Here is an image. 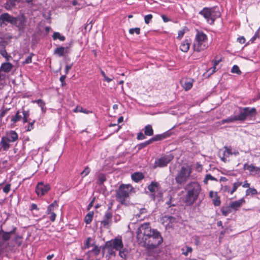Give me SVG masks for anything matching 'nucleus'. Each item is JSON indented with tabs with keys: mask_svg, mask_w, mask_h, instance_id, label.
I'll return each instance as SVG.
<instances>
[{
	"mask_svg": "<svg viewBox=\"0 0 260 260\" xmlns=\"http://www.w3.org/2000/svg\"><path fill=\"white\" fill-rule=\"evenodd\" d=\"M213 9L205 8L203 10L200 12V14L203 15L210 24H212L214 22L215 18L213 14Z\"/></svg>",
	"mask_w": 260,
	"mask_h": 260,
	"instance_id": "9b49d317",
	"label": "nucleus"
},
{
	"mask_svg": "<svg viewBox=\"0 0 260 260\" xmlns=\"http://www.w3.org/2000/svg\"><path fill=\"white\" fill-rule=\"evenodd\" d=\"M21 0H9L4 4V8L7 10H11L15 8L16 3H19Z\"/></svg>",
	"mask_w": 260,
	"mask_h": 260,
	"instance_id": "f3484780",
	"label": "nucleus"
},
{
	"mask_svg": "<svg viewBox=\"0 0 260 260\" xmlns=\"http://www.w3.org/2000/svg\"><path fill=\"white\" fill-rule=\"evenodd\" d=\"M236 121H239V119L237 115L231 116L228 117L226 119H222L221 121V123L224 124L225 123H232Z\"/></svg>",
	"mask_w": 260,
	"mask_h": 260,
	"instance_id": "4be33fe9",
	"label": "nucleus"
},
{
	"mask_svg": "<svg viewBox=\"0 0 260 260\" xmlns=\"http://www.w3.org/2000/svg\"><path fill=\"white\" fill-rule=\"evenodd\" d=\"M93 216V212H89L85 217L84 221L86 224H89L92 220Z\"/></svg>",
	"mask_w": 260,
	"mask_h": 260,
	"instance_id": "72a5a7b5",
	"label": "nucleus"
},
{
	"mask_svg": "<svg viewBox=\"0 0 260 260\" xmlns=\"http://www.w3.org/2000/svg\"><path fill=\"white\" fill-rule=\"evenodd\" d=\"M119 255L122 258L125 259L128 253L127 249L124 248L122 249L119 250Z\"/></svg>",
	"mask_w": 260,
	"mask_h": 260,
	"instance_id": "2f4dec72",
	"label": "nucleus"
},
{
	"mask_svg": "<svg viewBox=\"0 0 260 260\" xmlns=\"http://www.w3.org/2000/svg\"><path fill=\"white\" fill-rule=\"evenodd\" d=\"M137 139L138 140H143L145 139V136L143 133H139L138 134Z\"/></svg>",
	"mask_w": 260,
	"mask_h": 260,
	"instance_id": "052dcab7",
	"label": "nucleus"
},
{
	"mask_svg": "<svg viewBox=\"0 0 260 260\" xmlns=\"http://www.w3.org/2000/svg\"><path fill=\"white\" fill-rule=\"evenodd\" d=\"M26 21V19L23 14L19 15L17 17H15L13 25L17 26L19 29H23L25 25Z\"/></svg>",
	"mask_w": 260,
	"mask_h": 260,
	"instance_id": "f8f14e48",
	"label": "nucleus"
},
{
	"mask_svg": "<svg viewBox=\"0 0 260 260\" xmlns=\"http://www.w3.org/2000/svg\"><path fill=\"white\" fill-rule=\"evenodd\" d=\"M13 68V66L10 62H5L2 64L0 71L5 73H9Z\"/></svg>",
	"mask_w": 260,
	"mask_h": 260,
	"instance_id": "aec40b11",
	"label": "nucleus"
},
{
	"mask_svg": "<svg viewBox=\"0 0 260 260\" xmlns=\"http://www.w3.org/2000/svg\"><path fill=\"white\" fill-rule=\"evenodd\" d=\"M192 86V83L190 81L185 82L183 85L185 90L190 89Z\"/></svg>",
	"mask_w": 260,
	"mask_h": 260,
	"instance_id": "de8ad7c7",
	"label": "nucleus"
},
{
	"mask_svg": "<svg viewBox=\"0 0 260 260\" xmlns=\"http://www.w3.org/2000/svg\"><path fill=\"white\" fill-rule=\"evenodd\" d=\"M16 229L15 228L9 232L4 231L3 229L0 230V246L3 242L7 241L10 239L11 235L15 233Z\"/></svg>",
	"mask_w": 260,
	"mask_h": 260,
	"instance_id": "ddd939ff",
	"label": "nucleus"
},
{
	"mask_svg": "<svg viewBox=\"0 0 260 260\" xmlns=\"http://www.w3.org/2000/svg\"><path fill=\"white\" fill-rule=\"evenodd\" d=\"M184 188L186 191L185 203L189 205L193 204L197 200L201 191L200 185L196 181L191 182Z\"/></svg>",
	"mask_w": 260,
	"mask_h": 260,
	"instance_id": "f03ea898",
	"label": "nucleus"
},
{
	"mask_svg": "<svg viewBox=\"0 0 260 260\" xmlns=\"http://www.w3.org/2000/svg\"><path fill=\"white\" fill-rule=\"evenodd\" d=\"M112 203H111L110 206L108 207V210L105 212L103 219L101 220V224L104 228L109 229L112 223V217L113 214L111 211Z\"/></svg>",
	"mask_w": 260,
	"mask_h": 260,
	"instance_id": "0eeeda50",
	"label": "nucleus"
},
{
	"mask_svg": "<svg viewBox=\"0 0 260 260\" xmlns=\"http://www.w3.org/2000/svg\"><path fill=\"white\" fill-rule=\"evenodd\" d=\"M256 114V109L255 108L245 107L240 108V112L237 115L239 121H243L247 119H250Z\"/></svg>",
	"mask_w": 260,
	"mask_h": 260,
	"instance_id": "423d86ee",
	"label": "nucleus"
},
{
	"mask_svg": "<svg viewBox=\"0 0 260 260\" xmlns=\"http://www.w3.org/2000/svg\"><path fill=\"white\" fill-rule=\"evenodd\" d=\"M159 187V183L157 182H152L148 186V190L152 193L155 192L158 190Z\"/></svg>",
	"mask_w": 260,
	"mask_h": 260,
	"instance_id": "5701e85b",
	"label": "nucleus"
},
{
	"mask_svg": "<svg viewBox=\"0 0 260 260\" xmlns=\"http://www.w3.org/2000/svg\"><path fill=\"white\" fill-rule=\"evenodd\" d=\"M32 54L29 55L28 56L26 57L25 60L23 61V63L24 64H28L32 61Z\"/></svg>",
	"mask_w": 260,
	"mask_h": 260,
	"instance_id": "603ef678",
	"label": "nucleus"
},
{
	"mask_svg": "<svg viewBox=\"0 0 260 260\" xmlns=\"http://www.w3.org/2000/svg\"><path fill=\"white\" fill-rule=\"evenodd\" d=\"M232 209H233L230 205L229 206L222 207L221 209V212L223 216H226L232 212Z\"/></svg>",
	"mask_w": 260,
	"mask_h": 260,
	"instance_id": "a878e982",
	"label": "nucleus"
},
{
	"mask_svg": "<svg viewBox=\"0 0 260 260\" xmlns=\"http://www.w3.org/2000/svg\"><path fill=\"white\" fill-rule=\"evenodd\" d=\"M243 169L245 170H248L250 173L252 175H258L260 176V168L257 167L252 164L249 165L245 164L244 165Z\"/></svg>",
	"mask_w": 260,
	"mask_h": 260,
	"instance_id": "2eb2a0df",
	"label": "nucleus"
},
{
	"mask_svg": "<svg viewBox=\"0 0 260 260\" xmlns=\"http://www.w3.org/2000/svg\"><path fill=\"white\" fill-rule=\"evenodd\" d=\"M153 16L151 14H148L146 15L144 17L145 22L146 24H149Z\"/></svg>",
	"mask_w": 260,
	"mask_h": 260,
	"instance_id": "3c124183",
	"label": "nucleus"
},
{
	"mask_svg": "<svg viewBox=\"0 0 260 260\" xmlns=\"http://www.w3.org/2000/svg\"><path fill=\"white\" fill-rule=\"evenodd\" d=\"M66 75H62L60 77L59 80L61 82L62 86H63L64 84H65L64 83V80L66 79Z\"/></svg>",
	"mask_w": 260,
	"mask_h": 260,
	"instance_id": "0e129e2a",
	"label": "nucleus"
},
{
	"mask_svg": "<svg viewBox=\"0 0 260 260\" xmlns=\"http://www.w3.org/2000/svg\"><path fill=\"white\" fill-rule=\"evenodd\" d=\"M6 42L2 39L0 38V48H2L4 46H6Z\"/></svg>",
	"mask_w": 260,
	"mask_h": 260,
	"instance_id": "774afa93",
	"label": "nucleus"
},
{
	"mask_svg": "<svg viewBox=\"0 0 260 260\" xmlns=\"http://www.w3.org/2000/svg\"><path fill=\"white\" fill-rule=\"evenodd\" d=\"M245 202V201L244 199H241L238 201L231 202L230 205L233 209L237 210Z\"/></svg>",
	"mask_w": 260,
	"mask_h": 260,
	"instance_id": "a211bd4d",
	"label": "nucleus"
},
{
	"mask_svg": "<svg viewBox=\"0 0 260 260\" xmlns=\"http://www.w3.org/2000/svg\"><path fill=\"white\" fill-rule=\"evenodd\" d=\"M50 189L48 184H44L42 182L38 184L36 189V192L38 196H43Z\"/></svg>",
	"mask_w": 260,
	"mask_h": 260,
	"instance_id": "4468645a",
	"label": "nucleus"
},
{
	"mask_svg": "<svg viewBox=\"0 0 260 260\" xmlns=\"http://www.w3.org/2000/svg\"><path fill=\"white\" fill-rule=\"evenodd\" d=\"M129 32L131 35H133L134 33L139 35L140 34V29L139 27L131 28L129 29Z\"/></svg>",
	"mask_w": 260,
	"mask_h": 260,
	"instance_id": "8fccbe9b",
	"label": "nucleus"
},
{
	"mask_svg": "<svg viewBox=\"0 0 260 260\" xmlns=\"http://www.w3.org/2000/svg\"><path fill=\"white\" fill-rule=\"evenodd\" d=\"M181 250L182 254L187 256L189 253L192 252V248L190 246L185 245L181 248Z\"/></svg>",
	"mask_w": 260,
	"mask_h": 260,
	"instance_id": "bb28decb",
	"label": "nucleus"
},
{
	"mask_svg": "<svg viewBox=\"0 0 260 260\" xmlns=\"http://www.w3.org/2000/svg\"><path fill=\"white\" fill-rule=\"evenodd\" d=\"M137 239L142 246L149 249L157 247L163 241L160 233L152 229L149 222L142 224L136 232Z\"/></svg>",
	"mask_w": 260,
	"mask_h": 260,
	"instance_id": "f257e3e1",
	"label": "nucleus"
},
{
	"mask_svg": "<svg viewBox=\"0 0 260 260\" xmlns=\"http://www.w3.org/2000/svg\"><path fill=\"white\" fill-rule=\"evenodd\" d=\"M51 215L49 218L51 221H54L56 218V214L54 212H51L50 213Z\"/></svg>",
	"mask_w": 260,
	"mask_h": 260,
	"instance_id": "13d9d810",
	"label": "nucleus"
},
{
	"mask_svg": "<svg viewBox=\"0 0 260 260\" xmlns=\"http://www.w3.org/2000/svg\"><path fill=\"white\" fill-rule=\"evenodd\" d=\"M15 20V17L10 15L8 13H4L0 15V26H6L8 23L13 25Z\"/></svg>",
	"mask_w": 260,
	"mask_h": 260,
	"instance_id": "9d476101",
	"label": "nucleus"
},
{
	"mask_svg": "<svg viewBox=\"0 0 260 260\" xmlns=\"http://www.w3.org/2000/svg\"><path fill=\"white\" fill-rule=\"evenodd\" d=\"M35 121L34 120L33 121L30 122L28 124V126L27 127V131H30L31 129L34 128V124L35 123Z\"/></svg>",
	"mask_w": 260,
	"mask_h": 260,
	"instance_id": "4d7b16f0",
	"label": "nucleus"
},
{
	"mask_svg": "<svg viewBox=\"0 0 260 260\" xmlns=\"http://www.w3.org/2000/svg\"><path fill=\"white\" fill-rule=\"evenodd\" d=\"M58 207V205L57 202L55 201L53 203L50 204L47 208L46 211V214H50L51 212H54V208H57Z\"/></svg>",
	"mask_w": 260,
	"mask_h": 260,
	"instance_id": "c85d7f7f",
	"label": "nucleus"
},
{
	"mask_svg": "<svg viewBox=\"0 0 260 260\" xmlns=\"http://www.w3.org/2000/svg\"><path fill=\"white\" fill-rule=\"evenodd\" d=\"M92 251L94 252L95 255H98L100 252V248L97 246H94Z\"/></svg>",
	"mask_w": 260,
	"mask_h": 260,
	"instance_id": "6e6d98bb",
	"label": "nucleus"
},
{
	"mask_svg": "<svg viewBox=\"0 0 260 260\" xmlns=\"http://www.w3.org/2000/svg\"><path fill=\"white\" fill-rule=\"evenodd\" d=\"M224 150L222 152V155L221 156V152H222V150H220L219 151V155L221 159L224 162L227 161L226 157L230 156V155H232V149L231 147L224 146Z\"/></svg>",
	"mask_w": 260,
	"mask_h": 260,
	"instance_id": "dca6fc26",
	"label": "nucleus"
},
{
	"mask_svg": "<svg viewBox=\"0 0 260 260\" xmlns=\"http://www.w3.org/2000/svg\"><path fill=\"white\" fill-rule=\"evenodd\" d=\"M52 37L54 40L58 39L61 41H63L65 40V37L63 36H61L60 34L58 32H54Z\"/></svg>",
	"mask_w": 260,
	"mask_h": 260,
	"instance_id": "79ce46f5",
	"label": "nucleus"
},
{
	"mask_svg": "<svg viewBox=\"0 0 260 260\" xmlns=\"http://www.w3.org/2000/svg\"><path fill=\"white\" fill-rule=\"evenodd\" d=\"M242 185V182H236L233 184V189L231 191V194H232L237 189V188Z\"/></svg>",
	"mask_w": 260,
	"mask_h": 260,
	"instance_id": "a18cd8bd",
	"label": "nucleus"
},
{
	"mask_svg": "<svg viewBox=\"0 0 260 260\" xmlns=\"http://www.w3.org/2000/svg\"><path fill=\"white\" fill-rule=\"evenodd\" d=\"M90 172V168L88 166H87L85 168L84 170L81 173V175L82 176V177H84L88 175Z\"/></svg>",
	"mask_w": 260,
	"mask_h": 260,
	"instance_id": "09e8293b",
	"label": "nucleus"
},
{
	"mask_svg": "<svg viewBox=\"0 0 260 260\" xmlns=\"http://www.w3.org/2000/svg\"><path fill=\"white\" fill-rule=\"evenodd\" d=\"M5 74L2 73V71H0V84H2V82L5 80Z\"/></svg>",
	"mask_w": 260,
	"mask_h": 260,
	"instance_id": "e2e57ef3",
	"label": "nucleus"
},
{
	"mask_svg": "<svg viewBox=\"0 0 260 260\" xmlns=\"http://www.w3.org/2000/svg\"><path fill=\"white\" fill-rule=\"evenodd\" d=\"M91 240L90 238H88L86 240V243L85 244V248H88L90 247V241Z\"/></svg>",
	"mask_w": 260,
	"mask_h": 260,
	"instance_id": "69168bd1",
	"label": "nucleus"
},
{
	"mask_svg": "<svg viewBox=\"0 0 260 260\" xmlns=\"http://www.w3.org/2000/svg\"><path fill=\"white\" fill-rule=\"evenodd\" d=\"M190 41L186 40L183 41L180 45V49L184 52H187L189 50Z\"/></svg>",
	"mask_w": 260,
	"mask_h": 260,
	"instance_id": "412c9836",
	"label": "nucleus"
},
{
	"mask_svg": "<svg viewBox=\"0 0 260 260\" xmlns=\"http://www.w3.org/2000/svg\"><path fill=\"white\" fill-rule=\"evenodd\" d=\"M259 37V32L258 30L255 33L254 36L251 39L250 41L251 43H253L256 38Z\"/></svg>",
	"mask_w": 260,
	"mask_h": 260,
	"instance_id": "bf43d9fd",
	"label": "nucleus"
},
{
	"mask_svg": "<svg viewBox=\"0 0 260 260\" xmlns=\"http://www.w3.org/2000/svg\"><path fill=\"white\" fill-rule=\"evenodd\" d=\"M73 111L74 112H83V113H86V114L91 113V111H89L86 110L85 109H84L81 107H77L75 109H74Z\"/></svg>",
	"mask_w": 260,
	"mask_h": 260,
	"instance_id": "c03bdc74",
	"label": "nucleus"
},
{
	"mask_svg": "<svg viewBox=\"0 0 260 260\" xmlns=\"http://www.w3.org/2000/svg\"><path fill=\"white\" fill-rule=\"evenodd\" d=\"M9 142H10V141H9L6 138L3 137L2 141L1 142V145H2V147H3L4 150L6 151L8 150V149L10 147Z\"/></svg>",
	"mask_w": 260,
	"mask_h": 260,
	"instance_id": "393cba45",
	"label": "nucleus"
},
{
	"mask_svg": "<svg viewBox=\"0 0 260 260\" xmlns=\"http://www.w3.org/2000/svg\"><path fill=\"white\" fill-rule=\"evenodd\" d=\"M257 193V191L256 189L254 188H249L246 190V195L249 196L250 194L255 195Z\"/></svg>",
	"mask_w": 260,
	"mask_h": 260,
	"instance_id": "a19ab883",
	"label": "nucleus"
},
{
	"mask_svg": "<svg viewBox=\"0 0 260 260\" xmlns=\"http://www.w3.org/2000/svg\"><path fill=\"white\" fill-rule=\"evenodd\" d=\"M150 144H151V141H150V140H149L144 143H142L141 144L137 145V147L138 149V150H140L144 148V147H146L147 146H148V145H149Z\"/></svg>",
	"mask_w": 260,
	"mask_h": 260,
	"instance_id": "58836bf2",
	"label": "nucleus"
},
{
	"mask_svg": "<svg viewBox=\"0 0 260 260\" xmlns=\"http://www.w3.org/2000/svg\"><path fill=\"white\" fill-rule=\"evenodd\" d=\"M143 178L144 175L143 173L140 172H136L132 175V179L136 182H138L143 179Z\"/></svg>",
	"mask_w": 260,
	"mask_h": 260,
	"instance_id": "b1692460",
	"label": "nucleus"
},
{
	"mask_svg": "<svg viewBox=\"0 0 260 260\" xmlns=\"http://www.w3.org/2000/svg\"><path fill=\"white\" fill-rule=\"evenodd\" d=\"M6 138L10 142H14L17 140L18 135L15 132L11 131Z\"/></svg>",
	"mask_w": 260,
	"mask_h": 260,
	"instance_id": "cd10ccee",
	"label": "nucleus"
},
{
	"mask_svg": "<svg viewBox=\"0 0 260 260\" xmlns=\"http://www.w3.org/2000/svg\"><path fill=\"white\" fill-rule=\"evenodd\" d=\"M231 72L232 73H235V74H237L238 75H240L241 74V71L240 70L239 67L237 65H234L232 70H231Z\"/></svg>",
	"mask_w": 260,
	"mask_h": 260,
	"instance_id": "49530a36",
	"label": "nucleus"
},
{
	"mask_svg": "<svg viewBox=\"0 0 260 260\" xmlns=\"http://www.w3.org/2000/svg\"><path fill=\"white\" fill-rule=\"evenodd\" d=\"M21 113L23 115V117H22V118L23 119V123L27 122L28 121V118L29 116V111H26L22 109Z\"/></svg>",
	"mask_w": 260,
	"mask_h": 260,
	"instance_id": "473e14b6",
	"label": "nucleus"
},
{
	"mask_svg": "<svg viewBox=\"0 0 260 260\" xmlns=\"http://www.w3.org/2000/svg\"><path fill=\"white\" fill-rule=\"evenodd\" d=\"M213 203L214 206H218L220 205L221 202L219 197L217 195V193L215 192V197L212 199Z\"/></svg>",
	"mask_w": 260,
	"mask_h": 260,
	"instance_id": "e433bc0d",
	"label": "nucleus"
},
{
	"mask_svg": "<svg viewBox=\"0 0 260 260\" xmlns=\"http://www.w3.org/2000/svg\"><path fill=\"white\" fill-rule=\"evenodd\" d=\"M223 190L224 192H227L228 193H230L231 194V191L232 189H231L230 187L228 186H224Z\"/></svg>",
	"mask_w": 260,
	"mask_h": 260,
	"instance_id": "338daca9",
	"label": "nucleus"
},
{
	"mask_svg": "<svg viewBox=\"0 0 260 260\" xmlns=\"http://www.w3.org/2000/svg\"><path fill=\"white\" fill-rule=\"evenodd\" d=\"M131 189L129 185L122 184L116 190L115 197L117 201L122 205H127V199Z\"/></svg>",
	"mask_w": 260,
	"mask_h": 260,
	"instance_id": "7ed1b4c3",
	"label": "nucleus"
},
{
	"mask_svg": "<svg viewBox=\"0 0 260 260\" xmlns=\"http://www.w3.org/2000/svg\"><path fill=\"white\" fill-rule=\"evenodd\" d=\"M10 187L11 184H7L4 188H3V191L6 193H8L10 190Z\"/></svg>",
	"mask_w": 260,
	"mask_h": 260,
	"instance_id": "864d4df0",
	"label": "nucleus"
},
{
	"mask_svg": "<svg viewBox=\"0 0 260 260\" xmlns=\"http://www.w3.org/2000/svg\"><path fill=\"white\" fill-rule=\"evenodd\" d=\"M65 48L63 47H59L56 48L54 50V54H57L59 56L63 55L65 53Z\"/></svg>",
	"mask_w": 260,
	"mask_h": 260,
	"instance_id": "c9c22d12",
	"label": "nucleus"
},
{
	"mask_svg": "<svg viewBox=\"0 0 260 260\" xmlns=\"http://www.w3.org/2000/svg\"><path fill=\"white\" fill-rule=\"evenodd\" d=\"M191 173V169L189 166H183L175 177L176 183L179 185L184 184L188 180Z\"/></svg>",
	"mask_w": 260,
	"mask_h": 260,
	"instance_id": "39448f33",
	"label": "nucleus"
},
{
	"mask_svg": "<svg viewBox=\"0 0 260 260\" xmlns=\"http://www.w3.org/2000/svg\"><path fill=\"white\" fill-rule=\"evenodd\" d=\"M5 47L6 46H4L2 48H0V54L2 56L5 57L7 61H8L11 58V56L8 54L5 49Z\"/></svg>",
	"mask_w": 260,
	"mask_h": 260,
	"instance_id": "c756f323",
	"label": "nucleus"
},
{
	"mask_svg": "<svg viewBox=\"0 0 260 260\" xmlns=\"http://www.w3.org/2000/svg\"><path fill=\"white\" fill-rule=\"evenodd\" d=\"M144 134L146 136H151L153 134V130L151 125H147L145 127Z\"/></svg>",
	"mask_w": 260,
	"mask_h": 260,
	"instance_id": "7c9ffc66",
	"label": "nucleus"
},
{
	"mask_svg": "<svg viewBox=\"0 0 260 260\" xmlns=\"http://www.w3.org/2000/svg\"><path fill=\"white\" fill-rule=\"evenodd\" d=\"M185 33V29H183L178 31V35L177 37V39H181L182 37L183 36Z\"/></svg>",
	"mask_w": 260,
	"mask_h": 260,
	"instance_id": "5fc2aeb1",
	"label": "nucleus"
},
{
	"mask_svg": "<svg viewBox=\"0 0 260 260\" xmlns=\"http://www.w3.org/2000/svg\"><path fill=\"white\" fill-rule=\"evenodd\" d=\"M106 180L105 175L100 174L98 175L97 183L102 185Z\"/></svg>",
	"mask_w": 260,
	"mask_h": 260,
	"instance_id": "4c0bfd02",
	"label": "nucleus"
},
{
	"mask_svg": "<svg viewBox=\"0 0 260 260\" xmlns=\"http://www.w3.org/2000/svg\"><path fill=\"white\" fill-rule=\"evenodd\" d=\"M105 247L113 248L116 250L118 251L123 248V244L121 239L115 238L113 240L106 242Z\"/></svg>",
	"mask_w": 260,
	"mask_h": 260,
	"instance_id": "1a4fd4ad",
	"label": "nucleus"
},
{
	"mask_svg": "<svg viewBox=\"0 0 260 260\" xmlns=\"http://www.w3.org/2000/svg\"><path fill=\"white\" fill-rule=\"evenodd\" d=\"M209 180L216 181H217V179L213 177L211 174H207L204 179V182L205 184H207L208 181Z\"/></svg>",
	"mask_w": 260,
	"mask_h": 260,
	"instance_id": "37998d69",
	"label": "nucleus"
},
{
	"mask_svg": "<svg viewBox=\"0 0 260 260\" xmlns=\"http://www.w3.org/2000/svg\"><path fill=\"white\" fill-rule=\"evenodd\" d=\"M173 158L174 157L172 154L164 155L155 160L154 168L166 167Z\"/></svg>",
	"mask_w": 260,
	"mask_h": 260,
	"instance_id": "6e6552de",
	"label": "nucleus"
},
{
	"mask_svg": "<svg viewBox=\"0 0 260 260\" xmlns=\"http://www.w3.org/2000/svg\"><path fill=\"white\" fill-rule=\"evenodd\" d=\"M22 118V116L20 114V111L18 110L16 115L14 116H13L11 119V121L13 122V123H15L17 122L20 121Z\"/></svg>",
	"mask_w": 260,
	"mask_h": 260,
	"instance_id": "f704fd0d",
	"label": "nucleus"
},
{
	"mask_svg": "<svg viewBox=\"0 0 260 260\" xmlns=\"http://www.w3.org/2000/svg\"><path fill=\"white\" fill-rule=\"evenodd\" d=\"M169 133L168 132L165 133L164 134H160V135H157L155 136L154 137L150 139V141H151V143L154 141H158L162 140L169 136Z\"/></svg>",
	"mask_w": 260,
	"mask_h": 260,
	"instance_id": "6ab92c4d",
	"label": "nucleus"
},
{
	"mask_svg": "<svg viewBox=\"0 0 260 260\" xmlns=\"http://www.w3.org/2000/svg\"><path fill=\"white\" fill-rule=\"evenodd\" d=\"M34 102H36L39 105V106L41 108V109H42V111L43 112H45V111H46V108H45V103H44V102L43 100L39 99V100H38L35 101Z\"/></svg>",
	"mask_w": 260,
	"mask_h": 260,
	"instance_id": "ea45409f",
	"label": "nucleus"
},
{
	"mask_svg": "<svg viewBox=\"0 0 260 260\" xmlns=\"http://www.w3.org/2000/svg\"><path fill=\"white\" fill-rule=\"evenodd\" d=\"M207 41V36L203 32L198 31L193 44L194 51L200 52L205 49L208 46Z\"/></svg>",
	"mask_w": 260,
	"mask_h": 260,
	"instance_id": "20e7f679",
	"label": "nucleus"
},
{
	"mask_svg": "<svg viewBox=\"0 0 260 260\" xmlns=\"http://www.w3.org/2000/svg\"><path fill=\"white\" fill-rule=\"evenodd\" d=\"M106 248L108 249V252L110 255H115V252L114 251H113L114 249L113 248H110V247H106Z\"/></svg>",
	"mask_w": 260,
	"mask_h": 260,
	"instance_id": "680f3d73",
	"label": "nucleus"
}]
</instances>
